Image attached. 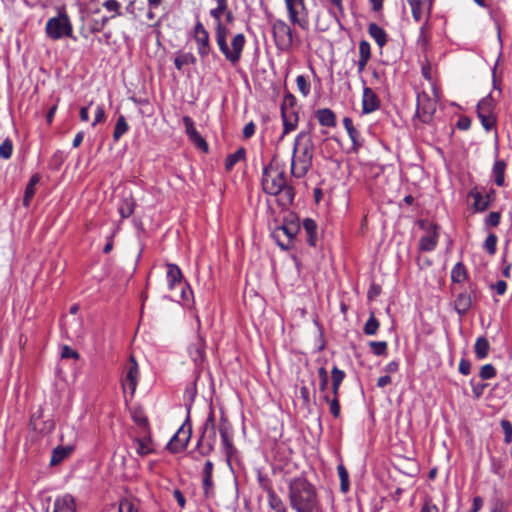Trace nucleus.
Returning <instances> with one entry per match:
<instances>
[{
    "mask_svg": "<svg viewBox=\"0 0 512 512\" xmlns=\"http://www.w3.org/2000/svg\"><path fill=\"white\" fill-rule=\"evenodd\" d=\"M217 7L210 11V15L217 21L215 40L220 52L231 64L236 65L242 58V53L246 44V37L243 33L235 34L228 45L227 37L229 29L221 23V15L228 10L227 0H216Z\"/></svg>",
    "mask_w": 512,
    "mask_h": 512,
    "instance_id": "f257e3e1",
    "label": "nucleus"
},
{
    "mask_svg": "<svg viewBox=\"0 0 512 512\" xmlns=\"http://www.w3.org/2000/svg\"><path fill=\"white\" fill-rule=\"evenodd\" d=\"M261 184L265 193L278 196L281 207L287 208L293 203L294 187L288 183L284 167L278 163L271 162L263 168Z\"/></svg>",
    "mask_w": 512,
    "mask_h": 512,
    "instance_id": "f03ea898",
    "label": "nucleus"
},
{
    "mask_svg": "<svg viewBox=\"0 0 512 512\" xmlns=\"http://www.w3.org/2000/svg\"><path fill=\"white\" fill-rule=\"evenodd\" d=\"M288 496L290 506L296 512H320L317 490L306 478L290 480Z\"/></svg>",
    "mask_w": 512,
    "mask_h": 512,
    "instance_id": "7ed1b4c3",
    "label": "nucleus"
},
{
    "mask_svg": "<svg viewBox=\"0 0 512 512\" xmlns=\"http://www.w3.org/2000/svg\"><path fill=\"white\" fill-rule=\"evenodd\" d=\"M315 146L309 131H301L294 140L291 175L297 179L307 175L312 167Z\"/></svg>",
    "mask_w": 512,
    "mask_h": 512,
    "instance_id": "20e7f679",
    "label": "nucleus"
},
{
    "mask_svg": "<svg viewBox=\"0 0 512 512\" xmlns=\"http://www.w3.org/2000/svg\"><path fill=\"white\" fill-rule=\"evenodd\" d=\"M216 443V424L214 413L211 411L203 425L202 434L197 442L196 449L201 456L209 455Z\"/></svg>",
    "mask_w": 512,
    "mask_h": 512,
    "instance_id": "39448f33",
    "label": "nucleus"
},
{
    "mask_svg": "<svg viewBox=\"0 0 512 512\" xmlns=\"http://www.w3.org/2000/svg\"><path fill=\"white\" fill-rule=\"evenodd\" d=\"M288 19L292 25L299 26L303 30L309 29V14L304 0H284Z\"/></svg>",
    "mask_w": 512,
    "mask_h": 512,
    "instance_id": "423d86ee",
    "label": "nucleus"
},
{
    "mask_svg": "<svg viewBox=\"0 0 512 512\" xmlns=\"http://www.w3.org/2000/svg\"><path fill=\"white\" fill-rule=\"evenodd\" d=\"M299 231L298 223L289 222L276 227L271 236L282 250L287 251L292 248L293 241Z\"/></svg>",
    "mask_w": 512,
    "mask_h": 512,
    "instance_id": "0eeeda50",
    "label": "nucleus"
},
{
    "mask_svg": "<svg viewBox=\"0 0 512 512\" xmlns=\"http://www.w3.org/2000/svg\"><path fill=\"white\" fill-rule=\"evenodd\" d=\"M45 32L50 39L59 40L63 37H70L73 30L68 16L60 14L47 21Z\"/></svg>",
    "mask_w": 512,
    "mask_h": 512,
    "instance_id": "6e6552de",
    "label": "nucleus"
},
{
    "mask_svg": "<svg viewBox=\"0 0 512 512\" xmlns=\"http://www.w3.org/2000/svg\"><path fill=\"white\" fill-rule=\"evenodd\" d=\"M272 33L276 47L281 51H289L293 45V32L291 27L281 19L272 23Z\"/></svg>",
    "mask_w": 512,
    "mask_h": 512,
    "instance_id": "1a4fd4ad",
    "label": "nucleus"
},
{
    "mask_svg": "<svg viewBox=\"0 0 512 512\" xmlns=\"http://www.w3.org/2000/svg\"><path fill=\"white\" fill-rule=\"evenodd\" d=\"M421 227L425 230V234L419 240V250L422 252H431L438 244V226L436 224H425L422 222Z\"/></svg>",
    "mask_w": 512,
    "mask_h": 512,
    "instance_id": "9d476101",
    "label": "nucleus"
},
{
    "mask_svg": "<svg viewBox=\"0 0 512 512\" xmlns=\"http://www.w3.org/2000/svg\"><path fill=\"white\" fill-rule=\"evenodd\" d=\"M436 107V101L432 100L428 94L418 95L416 114L423 123H429L432 120Z\"/></svg>",
    "mask_w": 512,
    "mask_h": 512,
    "instance_id": "9b49d317",
    "label": "nucleus"
},
{
    "mask_svg": "<svg viewBox=\"0 0 512 512\" xmlns=\"http://www.w3.org/2000/svg\"><path fill=\"white\" fill-rule=\"evenodd\" d=\"M191 437V426L183 424L175 435L169 441L167 448L173 452L177 453L184 450Z\"/></svg>",
    "mask_w": 512,
    "mask_h": 512,
    "instance_id": "f8f14e48",
    "label": "nucleus"
},
{
    "mask_svg": "<svg viewBox=\"0 0 512 512\" xmlns=\"http://www.w3.org/2000/svg\"><path fill=\"white\" fill-rule=\"evenodd\" d=\"M218 430L224 454L226 455L229 461L232 458V456L236 453V448L234 447L232 441V430L230 423L225 418H222Z\"/></svg>",
    "mask_w": 512,
    "mask_h": 512,
    "instance_id": "ddd939ff",
    "label": "nucleus"
},
{
    "mask_svg": "<svg viewBox=\"0 0 512 512\" xmlns=\"http://www.w3.org/2000/svg\"><path fill=\"white\" fill-rule=\"evenodd\" d=\"M139 377L138 364L133 356H130L128 363L125 366V377L122 379L123 389H129L131 394H134Z\"/></svg>",
    "mask_w": 512,
    "mask_h": 512,
    "instance_id": "4468645a",
    "label": "nucleus"
},
{
    "mask_svg": "<svg viewBox=\"0 0 512 512\" xmlns=\"http://www.w3.org/2000/svg\"><path fill=\"white\" fill-rule=\"evenodd\" d=\"M182 121H183V124L185 127V132H186L189 140L192 143H194V145L198 149H201L206 152L208 150V145H207L206 141L203 139V137L200 135V133L197 131L192 118L189 116H184Z\"/></svg>",
    "mask_w": 512,
    "mask_h": 512,
    "instance_id": "2eb2a0df",
    "label": "nucleus"
},
{
    "mask_svg": "<svg viewBox=\"0 0 512 512\" xmlns=\"http://www.w3.org/2000/svg\"><path fill=\"white\" fill-rule=\"evenodd\" d=\"M475 289L473 285L469 286V291H461L456 295L455 301H454V308L456 312L463 316L465 315L472 306V300L474 297Z\"/></svg>",
    "mask_w": 512,
    "mask_h": 512,
    "instance_id": "dca6fc26",
    "label": "nucleus"
},
{
    "mask_svg": "<svg viewBox=\"0 0 512 512\" xmlns=\"http://www.w3.org/2000/svg\"><path fill=\"white\" fill-rule=\"evenodd\" d=\"M188 353L196 367H200L205 359V340L198 335L195 342L188 348Z\"/></svg>",
    "mask_w": 512,
    "mask_h": 512,
    "instance_id": "f3484780",
    "label": "nucleus"
},
{
    "mask_svg": "<svg viewBox=\"0 0 512 512\" xmlns=\"http://www.w3.org/2000/svg\"><path fill=\"white\" fill-rule=\"evenodd\" d=\"M136 453L139 456H147L154 453L155 447L149 432H143V435L134 439Z\"/></svg>",
    "mask_w": 512,
    "mask_h": 512,
    "instance_id": "a211bd4d",
    "label": "nucleus"
},
{
    "mask_svg": "<svg viewBox=\"0 0 512 512\" xmlns=\"http://www.w3.org/2000/svg\"><path fill=\"white\" fill-rule=\"evenodd\" d=\"M380 106V101L376 93L369 87H364L362 95L363 113L369 114L376 111Z\"/></svg>",
    "mask_w": 512,
    "mask_h": 512,
    "instance_id": "6ab92c4d",
    "label": "nucleus"
},
{
    "mask_svg": "<svg viewBox=\"0 0 512 512\" xmlns=\"http://www.w3.org/2000/svg\"><path fill=\"white\" fill-rule=\"evenodd\" d=\"M468 197L473 199L472 209L474 212H484L489 208V199L477 188L474 187L468 192Z\"/></svg>",
    "mask_w": 512,
    "mask_h": 512,
    "instance_id": "aec40b11",
    "label": "nucleus"
},
{
    "mask_svg": "<svg viewBox=\"0 0 512 512\" xmlns=\"http://www.w3.org/2000/svg\"><path fill=\"white\" fill-rule=\"evenodd\" d=\"M343 125L346 129L351 141H352V149L354 152H357L360 147H362L364 140L361 137L360 132L354 127L353 121L349 117H345L343 119Z\"/></svg>",
    "mask_w": 512,
    "mask_h": 512,
    "instance_id": "412c9836",
    "label": "nucleus"
},
{
    "mask_svg": "<svg viewBox=\"0 0 512 512\" xmlns=\"http://www.w3.org/2000/svg\"><path fill=\"white\" fill-rule=\"evenodd\" d=\"M182 278V272L177 265H167V282L170 290H173L179 287L181 284L185 283Z\"/></svg>",
    "mask_w": 512,
    "mask_h": 512,
    "instance_id": "4be33fe9",
    "label": "nucleus"
},
{
    "mask_svg": "<svg viewBox=\"0 0 512 512\" xmlns=\"http://www.w3.org/2000/svg\"><path fill=\"white\" fill-rule=\"evenodd\" d=\"M406 1L411 8L412 17L416 22L421 21L425 10H427L428 16L430 15L431 4L426 5L425 1H423V0H406Z\"/></svg>",
    "mask_w": 512,
    "mask_h": 512,
    "instance_id": "5701e85b",
    "label": "nucleus"
},
{
    "mask_svg": "<svg viewBox=\"0 0 512 512\" xmlns=\"http://www.w3.org/2000/svg\"><path fill=\"white\" fill-rule=\"evenodd\" d=\"M506 166V162L501 159H496L493 164L491 175L493 177L494 183L498 187H503L505 185Z\"/></svg>",
    "mask_w": 512,
    "mask_h": 512,
    "instance_id": "b1692460",
    "label": "nucleus"
},
{
    "mask_svg": "<svg viewBox=\"0 0 512 512\" xmlns=\"http://www.w3.org/2000/svg\"><path fill=\"white\" fill-rule=\"evenodd\" d=\"M368 34L370 35L371 38L374 39V41L380 48H383L387 44V33L382 27H380L376 23H370L368 25Z\"/></svg>",
    "mask_w": 512,
    "mask_h": 512,
    "instance_id": "393cba45",
    "label": "nucleus"
},
{
    "mask_svg": "<svg viewBox=\"0 0 512 512\" xmlns=\"http://www.w3.org/2000/svg\"><path fill=\"white\" fill-rule=\"evenodd\" d=\"M302 227L306 234L307 243L310 246H315L318 239L316 222L311 218H306L303 220Z\"/></svg>",
    "mask_w": 512,
    "mask_h": 512,
    "instance_id": "a878e982",
    "label": "nucleus"
},
{
    "mask_svg": "<svg viewBox=\"0 0 512 512\" xmlns=\"http://www.w3.org/2000/svg\"><path fill=\"white\" fill-rule=\"evenodd\" d=\"M75 500L67 494L55 500L53 512H75Z\"/></svg>",
    "mask_w": 512,
    "mask_h": 512,
    "instance_id": "bb28decb",
    "label": "nucleus"
},
{
    "mask_svg": "<svg viewBox=\"0 0 512 512\" xmlns=\"http://www.w3.org/2000/svg\"><path fill=\"white\" fill-rule=\"evenodd\" d=\"M315 116L320 125L325 127L336 126V115L329 108H323L316 111Z\"/></svg>",
    "mask_w": 512,
    "mask_h": 512,
    "instance_id": "cd10ccee",
    "label": "nucleus"
},
{
    "mask_svg": "<svg viewBox=\"0 0 512 512\" xmlns=\"http://www.w3.org/2000/svg\"><path fill=\"white\" fill-rule=\"evenodd\" d=\"M496 100L492 93L483 97L477 104L476 113L495 114Z\"/></svg>",
    "mask_w": 512,
    "mask_h": 512,
    "instance_id": "c85d7f7f",
    "label": "nucleus"
},
{
    "mask_svg": "<svg viewBox=\"0 0 512 512\" xmlns=\"http://www.w3.org/2000/svg\"><path fill=\"white\" fill-rule=\"evenodd\" d=\"M346 374L343 370H340L337 366H334L331 370V388L332 394L335 397H339V389L345 378Z\"/></svg>",
    "mask_w": 512,
    "mask_h": 512,
    "instance_id": "c756f323",
    "label": "nucleus"
},
{
    "mask_svg": "<svg viewBox=\"0 0 512 512\" xmlns=\"http://www.w3.org/2000/svg\"><path fill=\"white\" fill-rule=\"evenodd\" d=\"M246 150L243 147L238 148L234 153L229 154L225 159V169L227 172H230L234 166L245 160Z\"/></svg>",
    "mask_w": 512,
    "mask_h": 512,
    "instance_id": "7c9ffc66",
    "label": "nucleus"
},
{
    "mask_svg": "<svg viewBox=\"0 0 512 512\" xmlns=\"http://www.w3.org/2000/svg\"><path fill=\"white\" fill-rule=\"evenodd\" d=\"M468 278V272L462 262H458L451 270V280L455 284H461Z\"/></svg>",
    "mask_w": 512,
    "mask_h": 512,
    "instance_id": "2f4dec72",
    "label": "nucleus"
},
{
    "mask_svg": "<svg viewBox=\"0 0 512 512\" xmlns=\"http://www.w3.org/2000/svg\"><path fill=\"white\" fill-rule=\"evenodd\" d=\"M490 350V344L485 337L477 338L474 345V352L478 359H484L488 356Z\"/></svg>",
    "mask_w": 512,
    "mask_h": 512,
    "instance_id": "473e14b6",
    "label": "nucleus"
},
{
    "mask_svg": "<svg viewBox=\"0 0 512 512\" xmlns=\"http://www.w3.org/2000/svg\"><path fill=\"white\" fill-rule=\"evenodd\" d=\"M282 120L284 130L281 138H283L286 134L293 131L297 127L298 117L294 113L287 114L284 110H282Z\"/></svg>",
    "mask_w": 512,
    "mask_h": 512,
    "instance_id": "72a5a7b5",
    "label": "nucleus"
},
{
    "mask_svg": "<svg viewBox=\"0 0 512 512\" xmlns=\"http://www.w3.org/2000/svg\"><path fill=\"white\" fill-rule=\"evenodd\" d=\"M329 4V13L333 16L337 23H340L341 17L344 16V7L342 0H325Z\"/></svg>",
    "mask_w": 512,
    "mask_h": 512,
    "instance_id": "f704fd0d",
    "label": "nucleus"
},
{
    "mask_svg": "<svg viewBox=\"0 0 512 512\" xmlns=\"http://www.w3.org/2000/svg\"><path fill=\"white\" fill-rule=\"evenodd\" d=\"M477 117L480 120L481 125L485 131L489 132L492 129H496V125H497L496 114L477 113Z\"/></svg>",
    "mask_w": 512,
    "mask_h": 512,
    "instance_id": "c9c22d12",
    "label": "nucleus"
},
{
    "mask_svg": "<svg viewBox=\"0 0 512 512\" xmlns=\"http://www.w3.org/2000/svg\"><path fill=\"white\" fill-rule=\"evenodd\" d=\"M196 58L192 53H181L174 60V65L178 70H182L186 65H194Z\"/></svg>",
    "mask_w": 512,
    "mask_h": 512,
    "instance_id": "e433bc0d",
    "label": "nucleus"
},
{
    "mask_svg": "<svg viewBox=\"0 0 512 512\" xmlns=\"http://www.w3.org/2000/svg\"><path fill=\"white\" fill-rule=\"evenodd\" d=\"M129 130V125L123 115H120L116 121L113 139L114 141H118L127 131Z\"/></svg>",
    "mask_w": 512,
    "mask_h": 512,
    "instance_id": "4c0bfd02",
    "label": "nucleus"
},
{
    "mask_svg": "<svg viewBox=\"0 0 512 512\" xmlns=\"http://www.w3.org/2000/svg\"><path fill=\"white\" fill-rule=\"evenodd\" d=\"M267 498L270 508L275 512H279L280 510L285 508L282 499L274 492V490L269 489L267 491Z\"/></svg>",
    "mask_w": 512,
    "mask_h": 512,
    "instance_id": "58836bf2",
    "label": "nucleus"
},
{
    "mask_svg": "<svg viewBox=\"0 0 512 512\" xmlns=\"http://www.w3.org/2000/svg\"><path fill=\"white\" fill-rule=\"evenodd\" d=\"M134 209V201L131 198H126L120 203L118 211L121 217L125 219L129 218L134 213Z\"/></svg>",
    "mask_w": 512,
    "mask_h": 512,
    "instance_id": "ea45409f",
    "label": "nucleus"
},
{
    "mask_svg": "<svg viewBox=\"0 0 512 512\" xmlns=\"http://www.w3.org/2000/svg\"><path fill=\"white\" fill-rule=\"evenodd\" d=\"M337 472L340 478V489L343 493H346L350 488L348 471L343 464H339L337 466Z\"/></svg>",
    "mask_w": 512,
    "mask_h": 512,
    "instance_id": "a19ab883",
    "label": "nucleus"
},
{
    "mask_svg": "<svg viewBox=\"0 0 512 512\" xmlns=\"http://www.w3.org/2000/svg\"><path fill=\"white\" fill-rule=\"evenodd\" d=\"M379 329V321L374 314H371L364 326V333L366 335H375Z\"/></svg>",
    "mask_w": 512,
    "mask_h": 512,
    "instance_id": "79ce46f5",
    "label": "nucleus"
},
{
    "mask_svg": "<svg viewBox=\"0 0 512 512\" xmlns=\"http://www.w3.org/2000/svg\"><path fill=\"white\" fill-rule=\"evenodd\" d=\"M324 401L329 404L330 413L333 415V417L338 418L340 416L339 397L333 396V398L330 399L328 395H325Z\"/></svg>",
    "mask_w": 512,
    "mask_h": 512,
    "instance_id": "37998d69",
    "label": "nucleus"
},
{
    "mask_svg": "<svg viewBox=\"0 0 512 512\" xmlns=\"http://www.w3.org/2000/svg\"><path fill=\"white\" fill-rule=\"evenodd\" d=\"M13 153V143L11 139L6 138L0 145V158L8 160Z\"/></svg>",
    "mask_w": 512,
    "mask_h": 512,
    "instance_id": "c03bdc74",
    "label": "nucleus"
},
{
    "mask_svg": "<svg viewBox=\"0 0 512 512\" xmlns=\"http://www.w3.org/2000/svg\"><path fill=\"white\" fill-rule=\"evenodd\" d=\"M68 455V450L65 448L57 447L54 449L51 459H50V465L55 466L59 464L61 461H63Z\"/></svg>",
    "mask_w": 512,
    "mask_h": 512,
    "instance_id": "a18cd8bd",
    "label": "nucleus"
},
{
    "mask_svg": "<svg viewBox=\"0 0 512 512\" xmlns=\"http://www.w3.org/2000/svg\"><path fill=\"white\" fill-rule=\"evenodd\" d=\"M296 85L300 93L306 97L310 94L311 85L310 82L303 75H299L296 78Z\"/></svg>",
    "mask_w": 512,
    "mask_h": 512,
    "instance_id": "49530a36",
    "label": "nucleus"
},
{
    "mask_svg": "<svg viewBox=\"0 0 512 512\" xmlns=\"http://www.w3.org/2000/svg\"><path fill=\"white\" fill-rule=\"evenodd\" d=\"M178 288L180 289L181 301L183 302L184 305H188L193 296V292L190 286L188 285V283L185 282L181 284Z\"/></svg>",
    "mask_w": 512,
    "mask_h": 512,
    "instance_id": "de8ad7c7",
    "label": "nucleus"
},
{
    "mask_svg": "<svg viewBox=\"0 0 512 512\" xmlns=\"http://www.w3.org/2000/svg\"><path fill=\"white\" fill-rule=\"evenodd\" d=\"M369 346L376 356H382L387 353V343L385 341H371Z\"/></svg>",
    "mask_w": 512,
    "mask_h": 512,
    "instance_id": "09e8293b",
    "label": "nucleus"
},
{
    "mask_svg": "<svg viewBox=\"0 0 512 512\" xmlns=\"http://www.w3.org/2000/svg\"><path fill=\"white\" fill-rule=\"evenodd\" d=\"M502 430L504 432V442L505 444H510L512 442V424L509 420L503 419L500 422Z\"/></svg>",
    "mask_w": 512,
    "mask_h": 512,
    "instance_id": "8fccbe9b",
    "label": "nucleus"
},
{
    "mask_svg": "<svg viewBox=\"0 0 512 512\" xmlns=\"http://www.w3.org/2000/svg\"><path fill=\"white\" fill-rule=\"evenodd\" d=\"M359 58L368 61L371 58V46L366 40H361L359 42Z\"/></svg>",
    "mask_w": 512,
    "mask_h": 512,
    "instance_id": "3c124183",
    "label": "nucleus"
},
{
    "mask_svg": "<svg viewBox=\"0 0 512 512\" xmlns=\"http://www.w3.org/2000/svg\"><path fill=\"white\" fill-rule=\"evenodd\" d=\"M497 240L498 239L495 234H489L485 240L484 248L490 255H494L496 253Z\"/></svg>",
    "mask_w": 512,
    "mask_h": 512,
    "instance_id": "603ef678",
    "label": "nucleus"
},
{
    "mask_svg": "<svg viewBox=\"0 0 512 512\" xmlns=\"http://www.w3.org/2000/svg\"><path fill=\"white\" fill-rule=\"evenodd\" d=\"M495 375H496V369L491 364H486V365L482 366L480 369V372H479V376L483 380L492 379L493 377H495Z\"/></svg>",
    "mask_w": 512,
    "mask_h": 512,
    "instance_id": "864d4df0",
    "label": "nucleus"
},
{
    "mask_svg": "<svg viewBox=\"0 0 512 512\" xmlns=\"http://www.w3.org/2000/svg\"><path fill=\"white\" fill-rule=\"evenodd\" d=\"M318 376H319V390L321 392H324L327 389L328 386V373L325 369V367H320L318 369Z\"/></svg>",
    "mask_w": 512,
    "mask_h": 512,
    "instance_id": "5fc2aeb1",
    "label": "nucleus"
},
{
    "mask_svg": "<svg viewBox=\"0 0 512 512\" xmlns=\"http://www.w3.org/2000/svg\"><path fill=\"white\" fill-rule=\"evenodd\" d=\"M213 479L212 477H203L202 479V487L204 495L208 498L213 495L214 489H213Z\"/></svg>",
    "mask_w": 512,
    "mask_h": 512,
    "instance_id": "6e6d98bb",
    "label": "nucleus"
},
{
    "mask_svg": "<svg viewBox=\"0 0 512 512\" xmlns=\"http://www.w3.org/2000/svg\"><path fill=\"white\" fill-rule=\"evenodd\" d=\"M118 512H138V509L130 500L123 499L119 503Z\"/></svg>",
    "mask_w": 512,
    "mask_h": 512,
    "instance_id": "4d7b16f0",
    "label": "nucleus"
},
{
    "mask_svg": "<svg viewBox=\"0 0 512 512\" xmlns=\"http://www.w3.org/2000/svg\"><path fill=\"white\" fill-rule=\"evenodd\" d=\"M105 119H106V114H105L104 106L97 105L96 110H95V118H94V121L92 122V126L94 127L98 123L104 122Z\"/></svg>",
    "mask_w": 512,
    "mask_h": 512,
    "instance_id": "13d9d810",
    "label": "nucleus"
},
{
    "mask_svg": "<svg viewBox=\"0 0 512 512\" xmlns=\"http://www.w3.org/2000/svg\"><path fill=\"white\" fill-rule=\"evenodd\" d=\"M501 219V214L499 212H491L485 219V223L488 226L496 227L499 225Z\"/></svg>",
    "mask_w": 512,
    "mask_h": 512,
    "instance_id": "bf43d9fd",
    "label": "nucleus"
},
{
    "mask_svg": "<svg viewBox=\"0 0 512 512\" xmlns=\"http://www.w3.org/2000/svg\"><path fill=\"white\" fill-rule=\"evenodd\" d=\"M420 512H439V508L428 497L425 498Z\"/></svg>",
    "mask_w": 512,
    "mask_h": 512,
    "instance_id": "052dcab7",
    "label": "nucleus"
},
{
    "mask_svg": "<svg viewBox=\"0 0 512 512\" xmlns=\"http://www.w3.org/2000/svg\"><path fill=\"white\" fill-rule=\"evenodd\" d=\"M35 195V187L26 186L24 198H23V205L25 207H29L31 200L33 199Z\"/></svg>",
    "mask_w": 512,
    "mask_h": 512,
    "instance_id": "680f3d73",
    "label": "nucleus"
},
{
    "mask_svg": "<svg viewBox=\"0 0 512 512\" xmlns=\"http://www.w3.org/2000/svg\"><path fill=\"white\" fill-rule=\"evenodd\" d=\"M133 419L138 424V426L143 429V432L148 431V421L144 415L134 413Z\"/></svg>",
    "mask_w": 512,
    "mask_h": 512,
    "instance_id": "e2e57ef3",
    "label": "nucleus"
},
{
    "mask_svg": "<svg viewBox=\"0 0 512 512\" xmlns=\"http://www.w3.org/2000/svg\"><path fill=\"white\" fill-rule=\"evenodd\" d=\"M61 356L62 358L66 359H77L79 357V354L77 353V351L70 348L69 346H63Z\"/></svg>",
    "mask_w": 512,
    "mask_h": 512,
    "instance_id": "0e129e2a",
    "label": "nucleus"
},
{
    "mask_svg": "<svg viewBox=\"0 0 512 512\" xmlns=\"http://www.w3.org/2000/svg\"><path fill=\"white\" fill-rule=\"evenodd\" d=\"M456 126L458 129L466 131L471 127V119L467 116H462L458 119Z\"/></svg>",
    "mask_w": 512,
    "mask_h": 512,
    "instance_id": "69168bd1",
    "label": "nucleus"
},
{
    "mask_svg": "<svg viewBox=\"0 0 512 512\" xmlns=\"http://www.w3.org/2000/svg\"><path fill=\"white\" fill-rule=\"evenodd\" d=\"M255 130L256 126L252 121L247 123L243 128V137L245 139L251 138L255 134Z\"/></svg>",
    "mask_w": 512,
    "mask_h": 512,
    "instance_id": "338daca9",
    "label": "nucleus"
},
{
    "mask_svg": "<svg viewBox=\"0 0 512 512\" xmlns=\"http://www.w3.org/2000/svg\"><path fill=\"white\" fill-rule=\"evenodd\" d=\"M471 371V363L469 360L462 358L459 362V372L462 375H468Z\"/></svg>",
    "mask_w": 512,
    "mask_h": 512,
    "instance_id": "774afa93",
    "label": "nucleus"
}]
</instances>
